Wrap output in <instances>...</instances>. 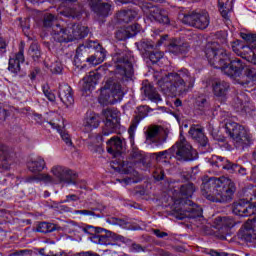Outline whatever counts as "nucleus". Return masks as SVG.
I'll return each instance as SVG.
<instances>
[{"label":"nucleus","mask_w":256,"mask_h":256,"mask_svg":"<svg viewBox=\"0 0 256 256\" xmlns=\"http://www.w3.org/2000/svg\"><path fill=\"white\" fill-rule=\"evenodd\" d=\"M205 55L212 67L221 69L228 77H239L245 69V64H243L241 59L231 60L229 54L219 45V42L208 43Z\"/></svg>","instance_id":"f257e3e1"},{"label":"nucleus","mask_w":256,"mask_h":256,"mask_svg":"<svg viewBox=\"0 0 256 256\" xmlns=\"http://www.w3.org/2000/svg\"><path fill=\"white\" fill-rule=\"evenodd\" d=\"M158 86L165 95H186L195 87V76L186 68L169 73L158 81Z\"/></svg>","instance_id":"f03ea898"},{"label":"nucleus","mask_w":256,"mask_h":256,"mask_svg":"<svg viewBox=\"0 0 256 256\" xmlns=\"http://www.w3.org/2000/svg\"><path fill=\"white\" fill-rule=\"evenodd\" d=\"M201 191L213 203H227L233 199L235 193V183L227 177L209 178L201 185Z\"/></svg>","instance_id":"7ed1b4c3"},{"label":"nucleus","mask_w":256,"mask_h":256,"mask_svg":"<svg viewBox=\"0 0 256 256\" xmlns=\"http://www.w3.org/2000/svg\"><path fill=\"white\" fill-rule=\"evenodd\" d=\"M152 155L156 157V161L167 159V155H170L169 157H175L177 161H195L198 157L197 150H193V146L185 138H180L170 149L153 153Z\"/></svg>","instance_id":"20e7f679"},{"label":"nucleus","mask_w":256,"mask_h":256,"mask_svg":"<svg viewBox=\"0 0 256 256\" xmlns=\"http://www.w3.org/2000/svg\"><path fill=\"white\" fill-rule=\"evenodd\" d=\"M193 193H195V187L191 183L182 185L179 192H177V190L173 192L172 199L174 201V210L180 215L178 219H187V217L192 219L195 217V215H193L195 208L187 210V208L184 207L183 211L177 208V205H193L189 200L190 197H193Z\"/></svg>","instance_id":"39448f33"},{"label":"nucleus","mask_w":256,"mask_h":256,"mask_svg":"<svg viewBox=\"0 0 256 256\" xmlns=\"http://www.w3.org/2000/svg\"><path fill=\"white\" fill-rule=\"evenodd\" d=\"M241 38L246 41L247 45H243L241 41L232 42V51L249 63L256 65V34L241 32Z\"/></svg>","instance_id":"423d86ee"},{"label":"nucleus","mask_w":256,"mask_h":256,"mask_svg":"<svg viewBox=\"0 0 256 256\" xmlns=\"http://www.w3.org/2000/svg\"><path fill=\"white\" fill-rule=\"evenodd\" d=\"M87 35H89V28L79 24H74L70 28H62L56 25L52 33L54 41H58V43H70V41H75L76 39H83Z\"/></svg>","instance_id":"0eeeda50"},{"label":"nucleus","mask_w":256,"mask_h":256,"mask_svg":"<svg viewBox=\"0 0 256 256\" xmlns=\"http://www.w3.org/2000/svg\"><path fill=\"white\" fill-rule=\"evenodd\" d=\"M125 96V92L121 89V85L115 83L113 79H108L105 81L100 97L99 104L100 105H113V103H117V101H121Z\"/></svg>","instance_id":"6e6552de"},{"label":"nucleus","mask_w":256,"mask_h":256,"mask_svg":"<svg viewBox=\"0 0 256 256\" xmlns=\"http://www.w3.org/2000/svg\"><path fill=\"white\" fill-rule=\"evenodd\" d=\"M226 133L233 139L236 147H243L251 141V134L242 125L231 120L225 122Z\"/></svg>","instance_id":"1a4fd4ad"},{"label":"nucleus","mask_w":256,"mask_h":256,"mask_svg":"<svg viewBox=\"0 0 256 256\" xmlns=\"http://www.w3.org/2000/svg\"><path fill=\"white\" fill-rule=\"evenodd\" d=\"M182 23L196 27V29H207L209 27V13L205 10L192 11L184 14L181 18Z\"/></svg>","instance_id":"9d476101"},{"label":"nucleus","mask_w":256,"mask_h":256,"mask_svg":"<svg viewBox=\"0 0 256 256\" xmlns=\"http://www.w3.org/2000/svg\"><path fill=\"white\" fill-rule=\"evenodd\" d=\"M84 232L92 235L89 238V240L95 245H110L111 239H113V241H120V243H125L126 241L125 237L121 235H117L115 233L110 234V236L93 234V233H97V228L93 226H87L86 228H84Z\"/></svg>","instance_id":"9b49d317"},{"label":"nucleus","mask_w":256,"mask_h":256,"mask_svg":"<svg viewBox=\"0 0 256 256\" xmlns=\"http://www.w3.org/2000/svg\"><path fill=\"white\" fill-rule=\"evenodd\" d=\"M116 60V71L122 77L131 79L133 77V64L131 63V55L122 54L114 58Z\"/></svg>","instance_id":"f8f14e48"},{"label":"nucleus","mask_w":256,"mask_h":256,"mask_svg":"<svg viewBox=\"0 0 256 256\" xmlns=\"http://www.w3.org/2000/svg\"><path fill=\"white\" fill-rule=\"evenodd\" d=\"M103 115L106 119L105 127L102 131L103 137H109L112 133H115L117 127H119V116L116 111L111 109H106L103 112Z\"/></svg>","instance_id":"ddd939ff"},{"label":"nucleus","mask_w":256,"mask_h":256,"mask_svg":"<svg viewBox=\"0 0 256 256\" xmlns=\"http://www.w3.org/2000/svg\"><path fill=\"white\" fill-rule=\"evenodd\" d=\"M52 175L60 181V183H67V185H75V179L77 175L73 171L63 167V166H54L51 169Z\"/></svg>","instance_id":"4468645a"},{"label":"nucleus","mask_w":256,"mask_h":256,"mask_svg":"<svg viewBox=\"0 0 256 256\" xmlns=\"http://www.w3.org/2000/svg\"><path fill=\"white\" fill-rule=\"evenodd\" d=\"M86 47L87 49L97 50L95 55L88 57L86 60L88 63H90V65H100V63H103L105 61V49H103L101 45H99V42L88 41Z\"/></svg>","instance_id":"2eb2a0df"},{"label":"nucleus","mask_w":256,"mask_h":256,"mask_svg":"<svg viewBox=\"0 0 256 256\" xmlns=\"http://www.w3.org/2000/svg\"><path fill=\"white\" fill-rule=\"evenodd\" d=\"M99 79H101L100 73L90 72L89 75L80 81L81 91L83 93H87V91H93L95 86L99 83Z\"/></svg>","instance_id":"dca6fc26"},{"label":"nucleus","mask_w":256,"mask_h":256,"mask_svg":"<svg viewBox=\"0 0 256 256\" xmlns=\"http://www.w3.org/2000/svg\"><path fill=\"white\" fill-rule=\"evenodd\" d=\"M89 5L94 13L102 17L109 16V13L112 11L111 4L103 3V0H89Z\"/></svg>","instance_id":"f3484780"},{"label":"nucleus","mask_w":256,"mask_h":256,"mask_svg":"<svg viewBox=\"0 0 256 256\" xmlns=\"http://www.w3.org/2000/svg\"><path fill=\"white\" fill-rule=\"evenodd\" d=\"M123 139L119 136H113L106 142V149L107 152L110 153V155H114V157H117V155H121V151H123Z\"/></svg>","instance_id":"a211bd4d"},{"label":"nucleus","mask_w":256,"mask_h":256,"mask_svg":"<svg viewBox=\"0 0 256 256\" xmlns=\"http://www.w3.org/2000/svg\"><path fill=\"white\" fill-rule=\"evenodd\" d=\"M25 61V56L23 55V43H21L20 50L14 56L9 59L8 69L11 73H19L21 71V63Z\"/></svg>","instance_id":"6ab92c4d"},{"label":"nucleus","mask_w":256,"mask_h":256,"mask_svg":"<svg viewBox=\"0 0 256 256\" xmlns=\"http://www.w3.org/2000/svg\"><path fill=\"white\" fill-rule=\"evenodd\" d=\"M59 98L66 107H71V105L75 103V99L73 98V90L71 89V86L67 84L60 86Z\"/></svg>","instance_id":"aec40b11"},{"label":"nucleus","mask_w":256,"mask_h":256,"mask_svg":"<svg viewBox=\"0 0 256 256\" xmlns=\"http://www.w3.org/2000/svg\"><path fill=\"white\" fill-rule=\"evenodd\" d=\"M101 123V120L99 119V115L89 112L86 113V116L83 120V127L87 131H93V129H97Z\"/></svg>","instance_id":"412c9836"},{"label":"nucleus","mask_w":256,"mask_h":256,"mask_svg":"<svg viewBox=\"0 0 256 256\" xmlns=\"http://www.w3.org/2000/svg\"><path fill=\"white\" fill-rule=\"evenodd\" d=\"M229 83L223 80H216L212 84L213 93L216 97H225L229 92Z\"/></svg>","instance_id":"4be33fe9"},{"label":"nucleus","mask_w":256,"mask_h":256,"mask_svg":"<svg viewBox=\"0 0 256 256\" xmlns=\"http://www.w3.org/2000/svg\"><path fill=\"white\" fill-rule=\"evenodd\" d=\"M75 0H62V5L60 6V15H64V17H72L73 19L80 17L81 12L75 11V9L71 8V3ZM63 7H65L63 9ZM61 9H63L61 11Z\"/></svg>","instance_id":"5701e85b"},{"label":"nucleus","mask_w":256,"mask_h":256,"mask_svg":"<svg viewBox=\"0 0 256 256\" xmlns=\"http://www.w3.org/2000/svg\"><path fill=\"white\" fill-rule=\"evenodd\" d=\"M189 135L198 143L205 145L207 143V138L205 137V133H203V127L200 125H192L189 130Z\"/></svg>","instance_id":"b1692460"},{"label":"nucleus","mask_w":256,"mask_h":256,"mask_svg":"<svg viewBox=\"0 0 256 256\" xmlns=\"http://www.w3.org/2000/svg\"><path fill=\"white\" fill-rule=\"evenodd\" d=\"M212 165H215L216 167H221L222 169H227L228 171H235V169L239 167L237 164H232L231 162H229V160L221 156H213Z\"/></svg>","instance_id":"393cba45"},{"label":"nucleus","mask_w":256,"mask_h":256,"mask_svg":"<svg viewBox=\"0 0 256 256\" xmlns=\"http://www.w3.org/2000/svg\"><path fill=\"white\" fill-rule=\"evenodd\" d=\"M11 161V148L5 144H0V167L7 169Z\"/></svg>","instance_id":"a878e982"},{"label":"nucleus","mask_w":256,"mask_h":256,"mask_svg":"<svg viewBox=\"0 0 256 256\" xmlns=\"http://www.w3.org/2000/svg\"><path fill=\"white\" fill-rule=\"evenodd\" d=\"M218 5L222 17L229 21V13L233 11V0H218Z\"/></svg>","instance_id":"bb28decb"},{"label":"nucleus","mask_w":256,"mask_h":256,"mask_svg":"<svg viewBox=\"0 0 256 256\" xmlns=\"http://www.w3.org/2000/svg\"><path fill=\"white\" fill-rule=\"evenodd\" d=\"M161 131H163V127L161 126L153 125L148 127L146 131V141H148V143H157Z\"/></svg>","instance_id":"cd10ccee"},{"label":"nucleus","mask_w":256,"mask_h":256,"mask_svg":"<svg viewBox=\"0 0 256 256\" xmlns=\"http://www.w3.org/2000/svg\"><path fill=\"white\" fill-rule=\"evenodd\" d=\"M116 17L120 23H129V21H133V19L137 17V11L123 10V11H120Z\"/></svg>","instance_id":"c85d7f7f"},{"label":"nucleus","mask_w":256,"mask_h":256,"mask_svg":"<svg viewBox=\"0 0 256 256\" xmlns=\"http://www.w3.org/2000/svg\"><path fill=\"white\" fill-rule=\"evenodd\" d=\"M28 169L32 173H39L45 169V160L42 157H37L28 163Z\"/></svg>","instance_id":"c756f323"},{"label":"nucleus","mask_w":256,"mask_h":256,"mask_svg":"<svg viewBox=\"0 0 256 256\" xmlns=\"http://www.w3.org/2000/svg\"><path fill=\"white\" fill-rule=\"evenodd\" d=\"M187 47V44H181L178 40H174L168 45V51L173 55H179V53H185Z\"/></svg>","instance_id":"7c9ffc66"},{"label":"nucleus","mask_w":256,"mask_h":256,"mask_svg":"<svg viewBox=\"0 0 256 256\" xmlns=\"http://www.w3.org/2000/svg\"><path fill=\"white\" fill-rule=\"evenodd\" d=\"M215 229H229V227H233V220L228 217H217L214 221Z\"/></svg>","instance_id":"2f4dec72"},{"label":"nucleus","mask_w":256,"mask_h":256,"mask_svg":"<svg viewBox=\"0 0 256 256\" xmlns=\"http://www.w3.org/2000/svg\"><path fill=\"white\" fill-rule=\"evenodd\" d=\"M55 230H57V225L49 222H41L36 228L38 233H51Z\"/></svg>","instance_id":"473e14b6"},{"label":"nucleus","mask_w":256,"mask_h":256,"mask_svg":"<svg viewBox=\"0 0 256 256\" xmlns=\"http://www.w3.org/2000/svg\"><path fill=\"white\" fill-rule=\"evenodd\" d=\"M249 204L243 205L241 203H237L234 205L233 213L235 215H239L240 217H247L249 215Z\"/></svg>","instance_id":"72a5a7b5"},{"label":"nucleus","mask_w":256,"mask_h":256,"mask_svg":"<svg viewBox=\"0 0 256 256\" xmlns=\"http://www.w3.org/2000/svg\"><path fill=\"white\" fill-rule=\"evenodd\" d=\"M28 55H30L33 61H39V57H41V50H39V45L36 43L31 44L28 50Z\"/></svg>","instance_id":"f704fd0d"},{"label":"nucleus","mask_w":256,"mask_h":256,"mask_svg":"<svg viewBox=\"0 0 256 256\" xmlns=\"http://www.w3.org/2000/svg\"><path fill=\"white\" fill-rule=\"evenodd\" d=\"M243 237H244L245 241H248L250 243H251V241H255V239H256V229L246 227Z\"/></svg>","instance_id":"c9c22d12"},{"label":"nucleus","mask_w":256,"mask_h":256,"mask_svg":"<svg viewBox=\"0 0 256 256\" xmlns=\"http://www.w3.org/2000/svg\"><path fill=\"white\" fill-rule=\"evenodd\" d=\"M54 128L57 129L58 133H60L61 139L64 141V143L68 145V147H71V145H73V141L71 140V136L69 135V133H67V131L59 129V127L57 126H54Z\"/></svg>","instance_id":"e433bc0d"},{"label":"nucleus","mask_w":256,"mask_h":256,"mask_svg":"<svg viewBox=\"0 0 256 256\" xmlns=\"http://www.w3.org/2000/svg\"><path fill=\"white\" fill-rule=\"evenodd\" d=\"M129 38H131V36L129 34V30H127V27L121 28L116 32V39H118V41H125V39Z\"/></svg>","instance_id":"4c0bfd02"},{"label":"nucleus","mask_w":256,"mask_h":256,"mask_svg":"<svg viewBox=\"0 0 256 256\" xmlns=\"http://www.w3.org/2000/svg\"><path fill=\"white\" fill-rule=\"evenodd\" d=\"M152 63H159V61H167V58L163 57V52H152L149 56Z\"/></svg>","instance_id":"58836bf2"},{"label":"nucleus","mask_w":256,"mask_h":256,"mask_svg":"<svg viewBox=\"0 0 256 256\" xmlns=\"http://www.w3.org/2000/svg\"><path fill=\"white\" fill-rule=\"evenodd\" d=\"M113 169H115V171H118V173H121L122 175H127V173H129V164L122 162L120 163L118 166H115V164H112Z\"/></svg>","instance_id":"ea45409f"},{"label":"nucleus","mask_w":256,"mask_h":256,"mask_svg":"<svg viewBox=\"0 0 256 256\" xmlns=\"http://www.w3.org/2000/svg\"><path fill=\"white\" fill-rule=\"evenodd\" d=\"M135 131H137V123H132L128 129L131 145H135Z\"/></svg>","instance_id":"a19ab883"},{"label":"nucleus","mask_w":256,"mask_h":256,"mask_svg":"<svg viewBox=\"0 0 256 256\" xmlns=\"http://www.w3.org/2000/svg\"><path fill=\"white\" fill-rule=\"evenodd\" d=\"M130 37H135L139 31H141V25L139 24H133L126 27Z\"/></svg>","instance_id":"79ce46f5"},{"label":"nucleus","mask_w":256,"mask_h":256,"mask_svg":"<svg viewBox=\"0 0 256 256\" xmlns=\"http://www.w3.org/2000/svg\"><path fill=\"white\" fill-rule=\"evenodd\" d=\"M50 71L52 73H55V74L59 75L60 73L63 72V64H61V62H59V61L54 62L50 66Z\"/></svg>","instance_id":"37998d69"},{"label":"nucleus","mask_w":256,"mask_h":256,"mask_svg":"<svg viewBox=\"0 0 256 256\" xmlns=\"http://www.w3.org/2000/svg\"><path fill=\"white\" fill-rule=\"evenodd\" d=\"M167 37H169V36H167V35L160 36L157 43L148 45V49H157L158 47H161V45H163V43H165V41H167Z\"/></svg>","instance_id":"c03bdc74"},{"label":"nucleus","mask_w":256,"mask_h":256,"mask_svg":"<svg viewBox=\"0 0 256 256\" xmlns=\"http://www.w3.org/2000/svg\"><path fill=\"white\" fill-rule=\"evenodd\" d=\"M196 107H198L200 111H203V109L208 107L207 99H205V97H199L196 100Z\"/></svg>","instance_id":"a18cd8bd"},{"label":"nucleus","mask_w":256,"mask_h":256,"mask_svg":"<svg viewBox=\"0 0 256 256\" xmlns=\"http://www.w3.org/2000/svg\"><path fill=\"white\" fill-rule=\"evenodd\" d=\"M38 181H43L44 183H54L53 177L49 174H40L37 176Z\"/></svg>","instance_id":"49530a36"},{"label":"nucleus","mask_w":256,"mask_h":256,"mask_svg":"<svg viewBox=\"0 0 256 256\" xmlns=\"http://www.w3.org/2000/svg\"><path fill=\"white\" fill-rule=\"evenodd\" d=\"M55 21V16L53 14H47L44 17V27H51V23Z\"/></svg>","instance_id":"de8ad7c7"},{"label":"nucleus","mask_w":256,"mask_h":256,"mask_svg":"<svg viewBox=\"0 0 256 256\" xmlns=\"http://www.w3.org/2000/svg\"><path fill=\"white\" fill-rule=\"evenodd\" d=\"M148 97L151 101H154V103H159V101H161V95L157 92H151L148 94Z\"/></svg>","instance_id":"09e8293b"},{"label":"nucleus","mask_w":256,"mask_h":256,"mask_svg":"<svg viewBox=\"0 0 256 256\" xmlns=\"http://www.w3.org/2000/svg\"><path fill=\"white\" fill-rule=\"evenodd\" d=\"M165 177V173H163V170L159 169L154 172V179L156 181H161Z\"/></svg>","instance_id":"8fccbe9b"},{"label":"nucleus","mask_w":256,"mask_h":256,"mask_svg":"<svg viewBox=\"0 0 256 256\" xmlns=\"http://www.w3.org/2000/svg\"><path fill=\"white\" fill-rule=\"evenodd\" d=\"M71 201H79V197H77V195H68L62 203H69Z\"/></svg>","instance_id":"3c124183"},{"label":"nucleus","mask_w":256,"mask_h":256,"mask_svg":"<svg viewBox=\"0 0 256 256\" xmlns=\"http://www.w3.org/2000/svg\"><path fill=\"white\" fill-rule=\"evenodd\" d=\"M247 77L251 79V81H256V70L255 69H249Z\"/></svg>","instance_id":"603ef678"},{"label":"nucleus","mask_w":256,"mask_h":256,"mask_svg":"<svg viewBox=\"0 0 256 256\" xmlns=\"http://www.w3.org/2000/svg\"><path fill=\"white\" fill-rule=\"evenodd\" d=\"M44 95L45 97H47L48 101H55V94H53L49 90H44Z\"/></svg>","instance_id":"864d4df0"},{"label":"nucleus","mask_w":256,"mask_h":256,"mask_svg":"<svg viewBox=\"0 0 256 256\" xmlns=\"http://www.w3.org/2000/svg\"><path fill=\"white\" fill-rule=\"evenodd\" d=\"M208 255H211V256H227V253H225V252L219 253L216 250H210L208 252Z\"/></svg>","instance_id":"5fc2aeb1"},{"label":"nucleus","mask_w":256,"mask_h":256,"mask_svg":"<svg viewBox=\"0 0 256 256\" xmlns=\"http://www.w3.org/2000/svg\"><path fill=\"white\" fill-rule=\"evenodd\" d=\"M154 235H156V237H159V238L167 237V233L161 232L160 230H154Z\"/></svg>","instance_id":"6e6d98bb"},{"label":"nucleus","mask_w":256,"mask_h":256,"mask_svg":"<svg viewBox=\"0 0 256 256\" xmlns=\"http://www.w3.org/2000/svg\"><path fill=\"white\" fill-rule=\"evenodd\" d=\"M247 106L245 105V104H243V102H240L239 100H238V104H236V109H237V111H239L240 109H242V110H244V111H247V108H246Z\"/></svg>","instance_id":"4d7b16f0"},{"label":"nucleus","mask_w":256,"mask_h":256,"mask_svg":"<svg viewBox=\"0 0 256 256\" xmlns=\"http://www.w3.org/2000/svg\"><path fill=\"white\" fill-rule=\"evenodd\" d=\"M77 213H78V215H88V216L93 215V212H91L89 210H80Z\"/></svg>","instance_id":"13d9d810"},{"label":"nucleus","mask_w":256,"mask_h":256,"mask_svg":"<svg viewBox=\"0 0 256 256\" xmlns=\"http://www.w3.org/2000/svg\"><path fill=\"white\" fill-rule=\"evenodd\" d=\"M80 256H99V254H95L91 251H88V252H81Z\"/></svg>","instance_id":"bf43d9fd"},{"label":"nucleus","mask_w":256,"mask_h":256,"mask_svg":"<svg viewBox=\"0 0 256 256\" xmlns=\"http://www.w3.org/2000/svg\"><path fill=\"white\" fill-rule=\"evenodd\" d=\"M7 47V43L3 38H0V49H5Z\"/></svg>","instance_id":"052dcab7"},{"label":"nucleus","mask_w":256,"mask_h":256,"mask_svg":"<svg viewBox=\"0 0 256 256\" xmlns=\"http://www.w3.org/2000/svg\"><path fill=\"white\" fill-rule=\"evenodd\" d=\"M237 169H238L240 175H246V170H245V168H239V166H238L237 168H235L234 171H237Z\"/></svg>","instance_id":"680f3d73"},{"label":"nucleus","mask_w":256,"mask_h":256,"mask_svg":"<svg viewBox=\"0 0 256 256\" xmlns=\"http://www.w3.org/2000/svg\"><path fill=\"white\" fill-rule=\"evenodd\" d=\"M182 104L183 103L179 99L175 100V102H174L175 107H181Z\"/></svg>","instance_id":"e2e57ef3"},{"label":"nucleus","mask_w":256,"mask_h":256,"mask_svg":"<svg viewBox=\"0 0 256 256\" xmlns=\"http://www.w3.org/2000/svg\"><path fill=\"white\" fill-rule=\"evenodd\" d=\"M250 201H251L252 205H254V207H256V192H255L253 198H251Z\"/></svg>","instance_id":"0e129e2a"},{"label":"nucleus","mask_w":256,"mask_h":256,"mask_svg":"<svg viewBox=\"0 0 256 256\" xmlns=\"http://www.w3.org/2000/svg\"><path fill=\"white\" fill-rule=\"evenodd\" d=\"M132 248L134 249V251H143V248H141V246H132Z\"/></svg>","instance_id":"69168bd1"},{"label":"nucleus","mask_w":256,"mask_h":256,"mask_svg":"<svg viewBox=\"0 0 256 256\" xmlns=\"http://www.w3.org/2000/svg\"><path fill=\"white\" fill-rule=\"evenodd\" d=\"M118 1H119V3H123V4L131 3V0H118Z\"/></svg>","instance_id":"338daca9"},{"label":"nucleus","mask_w":256,"mask_h":256,"mask_svg":"<svg viewBox=\"0 0 256 256\" xmlns=\"http://www.w3.org/2000/svg\"><path fill=\"white\" fill-rule=\"evenodd\" d=\"M31 79H35V73L31 74Z\"/></svg>","instance_id":"774afa93"}]
</instances>
